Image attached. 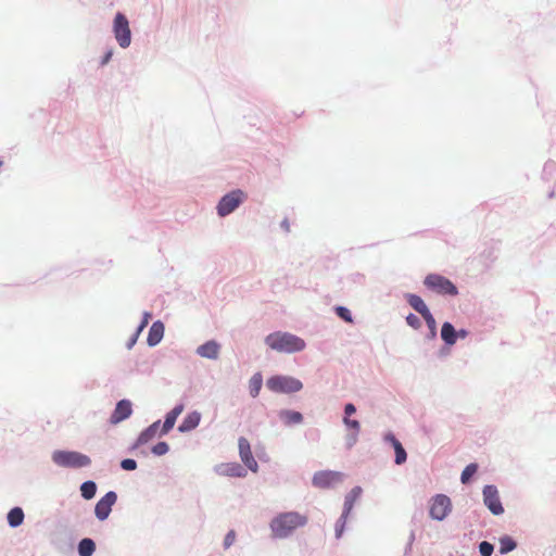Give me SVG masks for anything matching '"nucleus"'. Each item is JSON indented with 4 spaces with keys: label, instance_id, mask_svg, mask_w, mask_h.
<instances>
[{
    "label": "nucleus",
    "instance_id": "f704fd0d",
    "mask_svg": "<svg viewBox=\"0 0 556 556\" xmlns=\"http://www.w3.org/2000/svg\"><path fill=\"white\" fill-rule=\"evenodd\" d=\"M421 316L424 317L425 321L427 323L428 327L430 328L432 334H435L437 323H435L434 317L430 313V311H428V313H425Z\"/></svg>",
    "mask_w": 556,
    "mask_h": 556
},
{
    "label": "nucleus",
    "instance_id": "2eb2a0df",
    "mask_svg": "<svg viewBox=\"0 0 556 556\" xmlns=\"http://www.w3.org/2000/svg\"><path fill=\"white\" fill-rule=\"evenodd\" d=\"M219 349H220L219 344L216 341L211 340V341H207L204 344L200 345L197 349V353L201 357L216 359L219 354Z\"/></svg>",
    "mask_w": 556,
    "mask_h": 556
},
{
    "label": "nucleus",
    "instance_id": "39448f33",
    "mask_svg": "<svg viewBox=\"0 0 556 556\" xmlns=\"http://www.w3.org/2000/svg\"><path fill=\"white\" fill-rule=\"evenodd\" d=\"M52 460L61 467L70 468H81L91 464L87 455L74 451H55Z\"/></svg>",
    "mask_w": 556,
    "mask_h": 556
},
{
    "label": "nucleus",
    "instance_id": "f257e3e1",
    "mask_svg": "<svg viewBox=\"0 0 556 556\" xmlns=\"http://www.w3.org/2000/svg\"><path fill=\"white\" fill-rule=\"evenodd\" d=\"M307 517L296 511L279 514L270 522V529L275 538H287L295 529L305 526Z\"/></svg>",
    "mask_w": 556,
    "mask_h": 556
},
{
    "label": "nucleus",
    "instance_id": "4468645a",
    "mask_svg": "<svg viewBox=\"0 0 556 556\" xmlns=\"http://www.w3.org/2000/svg\"><path fill=\"white\" fill-rule=\"evenodd\" d=\"M215 470L220 476L239 478L247 476V470L238 463L219 464L218 466H216Z\"/></svg>",
    "mask_w": 556,
    "mask_h": 556
},
{
    "label": "nucleus",
    "instance_id": "aec40b11",
    "mask_svg": "<svg viewBox=\"0 0 556 556\" xmlns=\"http://www.w3.org/2000/svg\"><path fill=\"white\" fill-rule=\"evenodd\" d=\"M279 418L286 426L299 425L303 421V415L300 412L282 409L279 412Z\"/></svg>",
    "mask_w": 556,
    "mask_h": 556
},
{
    "label": "nucleus",
    "instance_id": "a211bd4d",
    "mask_svg": "<svg viewBox=\"0 0 556 556\" xmlns=\"http://www.w3.org/2000/svg\"><path fill=\"white\" fill-rule=\"evenodd\" d=\"M362 494V488L361 486H355L345 496V501H344V509H343V513H342V518L343 519H346L349 514L351 513L353 506H354V503L358 500V497L361 496Z\"/></svg>",
    "mask_w": 556,
    "mask_h": 556
},
{
    "label": "nucleus",
    "instance_id": "20e7f679",
    "mask_svg": "<svg viewBox=\"0 0 556 556\" xmlns=\"http://www.w3.org/2000/svg\"><path fill=\"white\" fill-rule=\"evenodd\" d=\"M112 33L122 49H127L131 45L132 34L129 21L123 12H116L113 18Z\"/></svg>",
    "mask_w": 556,
    "mask_h": 556
},
{
    "label": "nucleus",
    "instance_id": "dca6fc26",
    "mask_svg": "<svg viewBox=\"0 0 556 556\" xmlns=\"http://www.w3.org/2000/svg\"><path fill=\"white\" fill-rule=\"evenodd\" d=\"M184 405L179 404L175 406L169 413H167L165 417V421L161 429V434H166L170 429H173L178 416L182 413Z\"/></svg>",
    "mask_w": 556,
    "mask_h": 556
},
{
    "label": "nucleus",
    "instance_id": "e433bc0d",
    "mask_svg": "<svg viewBox=\"0 0 556 556\" xmlns=\"http://www.w3.org/2000/svg\"><path fill=\"white\" fill-rule=\"evenodd\" d=\"M493 551V545L486 541L481 542L479 545V552L482 556H491Z\"/></svg>",
    "mask_w": 556,
    "mask_h": 556
},
{
    "label": "nucleus",
    "instance_id": "58836bf2",
    "mask_svg": "<svg viewBox=\"0 0 556 556\" xmlns=\"http://www.w3.org/2000/svg\"><path fill=\"white\" fill-rule=\"evenodd\" d=\"M406 323L414 329H419L420 326H421V321L419 319L418 316H416L415 314H409L407 317H406Z\"/></svg>",
    "mask_w": 556,
    "mask_h": 556
},
{
    "label": "nucleus",
    "instance_id": "f8f14e48",
    "mask_svg": "<svg viewBox=\"0 0 556 556\" xmlns=\"http://www.w3.org/2000/svg\"><path fill=\"white\" fill-rule=\"evenodd\" d=\"M238 445H239L240 458L243 462V464L250 470H252L253 472H256L258 465H257V462L253 457V454L251 451V445H250V442L248 441V439H245L243 437L239 438Z\"/></svg>",
    "mask_w": 556,
    "mask_h": 556
},
{
    "label": "nucleus",
    "instance_id": "1a4fd4ad",
    "mask_svg": "<svg viewBox=\"0 0 556 556\" xmlns=\"http://www.w3.org/2000/svg\"><path fill=\"white\" fill-rule=\"evenodd\" d=\"M245 197L241 189H233L220 197L214 208H238Z\"/></svg>",
    "mask_w": 556,
    "mask_h": 556
},
{
    "label": "nucleus",
    "instance_id": "c756f323",
    "mask_svg": "<svg viewBox=\"0 0 556 556\" xmlns=\"http://www.w3.org/2000/svg\"><path fill=\"white\" fill-rule=\"evenodd\" d=\"M344 424L346 425V427L349 428H352L354 429V433L349 438V445L352 446L356 443L357 441V434H358V431H359V422L357 420H353V419H350L348 417L344 418Z\"/></svg>",
    "mask_w": 556,
    "mask_h": 556
},
{
    "label": "nucleus",
    "instance_id": "de8ad7c7",
    "mask_svg": "<svg viewBox=\"0 0 556 556\" xmlns=\"http://www.w3.org/2000/svg\"><path fill=\"white\" fill-rule=\"evenodd\" d=\"M282 225H283V227L286 228V230H289V225H288V223H287V222H283V223H282Z\"/></svg>",
    "mask_w": 556,
    "mask_h": 556
},
{
    "label": "nucleus",
    "instance_id": "f03ea898",
    "mask_svg": "<svg viewBox=\"0 0 556 556\" xmlns=\"http://www.w3.org/2000/svg\"><path fill=\"white\" fill-rule=\"evenodd\" d=\"M265 343L279 353H295L305 349V341L300 337L282 331L269 333Z\"/></svg>",
    "mask_w": 556,
    "mask_h": 556
},
{
    "label": "nucleus",
    "instance_id": "09e8293b",
    "mask_svg": "<svg viewBox=\"0 0 556 556\" xmlns=\"http://www.w3.org/2000/svg\"><path fill=\"white\" fill-rule=\"evenodd\" d=\"M3 165V161L0 159V167Z\"/></svg>",
    "mask_w": 556,
    "mask_h": 556
},
{
    "label": "nucleus",
    "instance_id": "ea45409f",
    "mask_svg": "<svg viewBox=\"0 0 556 556\" xmlns=\"http://www.w3.org/2000/svg\"><path fill=\"white\" fill-rule=\"evenodd\" d=\"M121 467L124 470H135L137 468V463L135 459L126 458L122 460Z\"/></svg>",
    "mask_w": 556,
    "mask_h": 556
},
{
    "label": "nucleus",
    "instance_id": "72a5a7b5",
    "mask_svg": "<svg viewBox=\"0 0 556 556\" xmlns=\"http://www.w3.org/2000/svg\"><path fill=\"white\" fill-rule=\"evenodd\" d=\"M336 313L337 315L342 318L343 320H345L346 323H352L353 319H352V315H351V312L346 308V307H343V306H338L336 308Z\"/></svg>",
    "mask_w": 556,
    "mask_h": 556
},
{
    "label": "nucleus",
    "instance_id": "5701e85b",
    "mask_svg": "<svg viewBox=\"0 0 556 556\" xmlns=\"http://www.w3.org/2000/svg\"><path fill=\"white\" fill-rule=\"evenodd\" d=\"M160 420L153 422L150 427H148L138 438V444L142 445L151 441L157 433L160 428Z\"/></svg>",
    "mask_w": 556,
    "mask_h": 556
},
{
    "label": "nucleus",
    "instance_id": "79ce46f5",
    "mask_svg": "<svg viewBox=\"0 0 556 556\" xmlns=\"http://www.w3.org/2000/svg\"><path fill=\"white\" fill-rule=\"evenodd\" d=\"M355 412H356V408H355V406L352 403H349V404L345 405L344 413H345L348 418H349V416H351Z\"/></svg>",
    "mask_w": 556,
    "mask_h": 556
},
{
    "label": "nucleus",
    "instance_id": "393cba45",
    "mask_svg": "<svg viewBox=\"0 0 556 556\" xmlns=\"http://www.w3.org/2000/svg\"><path fill=\"white\" fill-rule=\"evenodd\" d=\"M263 386V378L261 372L254 374L249 381V391L252 397H256Z\"/></svg>",
    "mask_w": 556,
    "mask_h": 556
},
{
    "label": "nucleus",
    "instance_id": "4c0bfd02",
    "mask_svg": "<svg viewBox=\"0 0 556 556\" xmlns=\"http://www.w3.org/2000/svg\"><path fill=\"white\" fill-rule=\"evenodd\" d=\"M285 146L282 143H273L271 148L267 151V154H276L282 157L285 155Z\"/></svg>",
    "mask_w": 556,
    "mask_h": 556
},
{
    "label": "nucleus",
    "instance_id": "9b49d317",
    "mask_svg": "<svg viewBox=\"0 0 556 556\" xmlns=\"http://www.w3.org/2000/svg\"><path fill=\"white\" fill-rule=\"evenodd\" d=\"M117 495L115 492H108L96 505L94 514L98 519L104 520L109 517L112 506L115 504Z\"/></svg>",
    "mask_w": 556,
    "mask_h": 556
},
{
    "label": "nucleus",
    "instance_id": "9d476101",
    "mask_svg": "<svg viewBox=\"0 0 556 556\" xmlns=\"http://www.w3.org/2000/svg\"><path fill=\"white\" fill-rule=\"evenodd\" d=\"M483 501L486 507L494 515H501L504 511L498 491L494 485H486L483 489Z\"/></svg>",
    "mask_w": 556,
    "mask_h": 556
},
{
    "label": "nucleus",
    "instance_id": "c85d7f7f",
    "mask_svg": "<svg viewBox=\"0 0 556 556\" xmlns=\"http://www.w3.org/2000/svg\"><path fill=\"white\" fill-rule=\"evenodd\" d=\"M97 485L93 481H86L80 486L81 496L91 500L96 495Z\"/></svg>",
    "mask_w": 556,
    "mask_h": 556
},
{
    "label": "nucleus",
    "instance_id": "0eeeda50",
    "mask_svg": "<svg viewBox=\"0 0 556 556\" xmlns=\"http://www.w3.org/2000/svg\"><path fill=\"white\" fill-rule=\"evenodd\" d=\"M343 475L338 471L323 470L318 471L313 477V484L320 489L333 486L342 481Z\"/></svg>",
    "mask_w": 556,
    "mask_h": 556
},
{
    "label": "nucleus",
    "instance_id": "7c9ffc66",
    "mask_svg": "<svg viewBox=\"0 0 556 556\" xmlns=\"http://www.w3.org/2000/svg\"><path fill=\"white\" fill-rule=\"evenodd\" d=\"M516 548V542L509 536H503L500 540V553L506 554Z\"/></svg>",
    "mask_w": 556,
    "mask_h": 556
},
{
    "label": "nucleus",
    "instance_id": "c9c22d12",
    "mask_svg": "<svg viewBox=\"0 0 556 556\" xmlns=\"http://www.w3.org/2000/svg\"><path fill=\"white\" fill-rule=\"evenodd\" d=\"M168 444L166 442H159L152 447L153 454L162 456L168 452Z\"/></svg>",
    "mask_w": 556,
    "mask_h": 556
},
{
    "label": "nucleus",
    "instance_id": "a18cd8bd",
    "mask_svg": "<svg viewBox=\"0 0 556 556\" xmlns=\"http://www.w3.org/2000/svg\"><path fill=\"white\" fill-rule=\"evenodd\" d=\"M458 336H459L460 338H465V337L467 336V331H466V330H459V331L457 332V337H458Z\"/></svg>",
    "mask_w": 556,
    "mask_h": 556
},
{
    "label": "nucleus",
    "instance_id": "473e14b6",
    "mask_svg": "<svg viewBox=\"0 0 556 556\" xmlns=\"http://www.w3.org/2000/svg\"><path fill=\"white\" fill-rule=\"evenodd\" d=\"M113 54H114L113 48L112 47L106 48L104 53L100 58L99 66L104 67L105 65H108L110 63V61L112 60Z\"/></svg>",
    "mask_w": 556,
    "mask_h": 556
},
{
    "label": "nucleus",
    "instance_id": "49530a36",
    "mask_svg": "<svg viewBox=\"0 0 556 556\" xmlns=\"http://www.w3.org/2000/svg\"><path fill=\"white\" fill-rule=\"evenodd\" d=\"M231 211H218L219 213V216L224 217L226 216L228 213H230Z\"/></svg>",
    "mask_w": 556,
    "mask_h": 556
},
{
    "label": "nucleus",
    "instance_id": "2f4dec72",
    "mask_svg": "<svg viewBox=\"0 0 556 556\" xmlns=\"http://www.w3.org/2000/svg\"><path fill=\"white\" fill-rule=\"evenodd\" d=\"M477 464H469L468 466H466L460 476L462 482L467 483L470 480V478L477 472Z\"/></svg>",
    "mask_w": 556,
    "mask_h": 556
},
{
    "label": "nucleus",
    "instance_id": "a878e982",
    "mask_svg": "<svg viewBox=\"0 0 556 556\" xmlns=\"http://www.w3.org/2000/svg\"><path fill=\"white\" fill-rule=\"evenodd\" d=\"M24 520L23 509L20 507L12 508L8 514V522L11 527H18Z\"/></svg>",
    "mask_w": 556,
    "mask_h": 556
},
{
    "label": "nucleus",
    "instance_id": "c03bdc74",
    "mask_svg": "<svg viewBox=\"0 0 556 556\" xmlns=\"http://www.w3.org/2000/svg\"><path fill=\"white\" fill-rule=\"evenodd\" d=\"M150 318H151V314L146 312L143 315V320H142L141 325L139 326V329H138L139 331H141L148 325Z\"/></svg>",
    "mask_w": 556,
    "mask_h": 556
},
{
    "label": "nucleus",
    "instance_id": "b1692460",
    "mask_svg": "<svg viewBox=\"0 0 556 556\" xmlns=\"http://www.w3.org/2000/svg\"><path fill=\"white\" fill-rule=\"evenodd\" d=\"M406 299L409 305L420 315L428 313L429 308L427 307L426 303L419 295L407 294Z\"/></svg>",
    "mask_w": 556,
    "mask_h": 556
},
{
    "label": "nucleus",
    "instance_id": "ddd939ff",
    "mask_svg": "<svg viewBox=\"0 0 556 556\" xmlns=\"http://www.w3.org/2000/svg\"><path fill=\"white\" fill-rule=\"evenodd\" d=\"M131 403L128 400H122L116 404V407L111 415V424H118L131 415Z\"/></svg>",
    "mask_w": 556,
    "mask_h": 556
},
{
    "label": "nucleus",
    "instance_id": "6ab92c4d",
    "mask_svg": "<svg viewBox=\"0 0 556 556\" xmlns=\"http://www.w3.org/2000/svg\"><path fill=\"white\" fill-rule=\"evenodd\" d=\"M200 420H201L200 413L192 412L184 418L182 422L178 427V430L180 432L191 431L199 426Z\"/></svg>",
    "mask_w": 556,
    "mask_h": 556
},
{
    "label": "nucleus",
    "instance_id": "412c9836",
    "mask_svg": "<svg viewBox=\"0 0 556 556\" xmlns=\"http://www.w3.org/2000/svg\"><path fill=\"white\" fill-rule=\"evenodd\" d=\"M164 326L161 321H155L151 326L148 334V343L153 346L156 345L163 338Z\"/></svg>",
    "mask_w": 556,
    "mask_h": 556
},
{
    "label": "nucleus",
    "instance_id": "cd10ccee",
    "mask_svg": "<svg viewBox=\"0 0 556 556\" xmlns=\"http://www.w3.org/2000/svg\"><path fill=\"white\" fill-rule=\"evenodd\" d=\"M96 549V544L91 539H83L78 545L80 556H91Z\"/></svg>",
    "mask_w": 556,
    "mask_h": 556
},
{
    "label": "nucleus",
    "instance_id": "7ed1b4c3",
    "mask_svg": "<svg viewBox=\"0 0 556 556\" xmlns=\"http://www.w3.org/2000/svg\"><path fill=\"white\" fill-rule=\"evenodd\" d=\"M266 387L274 393H295L303 389V383L291 376L274 375L266 380Z\"/></svg>",
    "mask_w": 556,
    "mask_h": 556
},
{
    "label": "nucleus",
    "instance_id": "4be33fe9",
    "mask_svg": "<svg viewBox=\"0 0 556 556\" xmlns=\"http://www.w3.org/2000/svg\"><path fill=\"white\" fill-rule=\"evenodd\" d=\"M441 337L442 340L448 344L453 345L456 342L457 339V332L454 328V326L450 323H444L441 328Z\"/></svg>",
    "mask_w": 556,
    "mask_h": 556
},
{
    "label": "nucleus",
    "instance_id": "f3484780",
    "mask_svg": "<svg viewBox=\"0 0 556 556\" xmlns=\"http://www.w3.org/2000/svg\"><path fill=\"white\" fill-rule=\"evenodd\" d=\"M386 440L389 441L395 451V464L402 465L406 462L407 454L401 442L391 433L386 435Z\"/></svg>",
    "mask_w": 556,
    "mask_h": 556
},
{
    "label": "nucleus",
    "instance_id": "a19ab883",
    "mask_svg": "<svg viewBox=\"0 0 556 556\" xmlns=\"http://www.w3.org/2000/svg\"><path fill=\"white\" fill-rule=\"evenodd\" d=\"M235 540H236V532H235L233 530H230V531L226 534L225 540H224V546H225V548L230 547V546L233 544Z\"/></svg>",
    "mask_w": 556,
    "mask_h": 556
},
{
    "label": "nucleus",
    "instance_id": "37998d69",
    "mask_svg": "<svg viewBox=\"0 0 556 556\" xmlns=\"http://www.w3.org/2000/svg\"><path fill=\"white\" fill-rule=\"evenodd\" d=\"M345 520H346V519H343L342 517L339 519V523H340V525L337 527V530H336V532H337V538H340V536H341V534H342V532H343V528H344Z\"/></svg>",
    "mask_w": 556,
    "mask_h": 556
},
{
    "label": "nucleus",
    "instance_id": "bb28decb",
    "mask_svg": "<svg viewBox=\"0 0 556 556\" xmlns=\"http://www.w3.org/2000/svg\"><path fill=\"white\" fill-rule=\"evenodd\" d=\"M280 160H281V157L276 154H271V155L267 154L266 155L267 169L274 176L280 174V167H281Z\"/></svg>",
    "mask_w": 556,
    "mask_h": 556
},
{
    "label": "nucleus",
    "instance_id": "423d86ee",
    "mask_svg": "<svg viewBox=\"0 0 556 556\" xmlns=\"http://www.w3.org/2000/svg\"><path fill=\"white\" fill-rule=\"evenodd\" d=\"M424 283L429 290L438 294L456 295L458 293L456 286L450 279L438 274H429Z\"/></svg>",
    "mask_w": 556,
    "mask_h": 556
},
{
    "label": "nucleus",
    "instance_id": "6e6552de",
    "mask_svg": "<svg viewBox=\"0 0 556 556\" xmlns=\"http://www.w3.org/2000/svg\"><path fill=\"white\" fill-rule=\"evenodd\" d=\"M451 511V501L446 495H437L430 506V516L435 520H443Z\"/></svg>",
    "mask_w": 556,
    "mask_h": 556
}]
</instances>
